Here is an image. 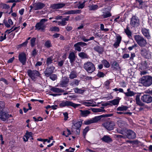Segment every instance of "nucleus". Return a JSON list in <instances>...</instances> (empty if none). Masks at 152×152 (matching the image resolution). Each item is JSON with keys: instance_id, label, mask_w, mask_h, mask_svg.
Returning a JSON list of instances; mask_svg holds the SVG:
<instances>
[{"instance_id": "f257e3e1", "label": "nucleus", "mask_w": 152, "mask_h": 152, "mask_svg": "<svg viewBox=\"0 0 152 152\" xmlns=\"http://www.w3.org/2000/svg\"><path fill=\"white\" fill-rule=\"evenodd\" d=\"M134 39L137 44L140 47H144L147 44L146 40L141 35H135L134 36Z\"/></svg>"}, {"instance_id": "f03ea898", "label": "nucleus", "mask_w": 152, "mask_h": 152, "mask_svg": "<svg viewBox=\"0 0 152 152\" xmlns=\"http://www.w3.org/2000/svg\"><path fill=\"white\" fill-rule=\"evenodd\" d=\"M140 81L144 86H149L152 84V77L148 75L144 76L141 79Z\"/></svg>"}, {"instance_id": "7ed1b4c3", "label": "nucleus", "mask_w": 152, "mask_h": 152, "mask_svg": "<svg viewBox=\"0 0 152 152\" xmlns=\"http://www.w3.org/2000/svg\"><path fill=\"white\" fill-rule=\"evenodd\" d=\"M48 20V19H41L39 22L36 24L35 26L36 29L41 31H44L46 28V26L44 25V23Z\"/></svg>"}, {"instance_id": "20e7f679", "label": "nucleus", "mask_w": 152, "mask_h": 152, "mask_svg": "<svg viewBox=\"0 0 152 152\" xmlns=\"http://www.w3.org/2000/svg\"><path fill=\"white\" fill-rule=\"evenodd\" d=\"M84 68L89 73H92L95 69L94 65L90 62H88L85 63L84 65Z\"/></svg>"}, {"instance_id": "39448f33", "label": "nucleus", "mask_w": 152, "mask_h": 152, "mask_svg": "<svg viewBox=\"0 0 152 152\" xmlns=\"http://www.w3.org/2000/svg\"><path fill=\"white\" fill-rule=\"evenodd\" d=\"M80 104L73 103L72 102L69 101H62L60 104V106L61 107H64L66 106H71L73 107L74 108H76L80 106Z\"/></svg>"}, {"instance_id": "423d86ee", "label": "nucleus", "mask_w": 152, "mask_h": 152, "mask_svg": "<svg viewBox=\"0 0 152 152\" xmlns=\"http://www.w3.org/2000/svg\"><path fill=\"white\" fill-rule=\"evenodd\" d=\"M130 25L132 27H137L140 25V20L138 18L135 16H133L130 19Z\"/></svg>"}, {"instance_id": "0eeeda50", "label": "nucleus", "mask_w": 152, "mask_h": 152, "mask_svg": "<svg viewBox=\"0 0 152 152\" xmlns=\"http://www.w3.org/2000/svg\"><path fill=\"white\" fill-rule=\"evenodd\" d=\"M103 117V115L95 117L94 118L85 121L84 122V124L86 125H89L92 123H96L99 121Z\"/></svg>"}, {"instance_id": "6e6552de", "label": "nucleus", "mask_w": 152, "mask_h": 152, "mask_svg": "<svg viewBox=\"0 0 152 152\" xmlns=\"http://www.w3.org/2000/svg\"><path fill=\"white\" fill-rule=\"evenodd\" d=\"M115 123L113 121H108L103 124L104 126L108 130H112L113 129L115 126Z\"/></svg>"}, {"instance_id": "1a4fd4ad", "label": "nucleus", "mask_w": 152, "mask_h": 152, "mask_svg": "<svg viewBox=\"0 0 152 152\" xmlns=\"http://www.w3.org/2000/svg\"><path fill=\"white\" fill-rule=\"evenodd\" d=\"M28 75L31 79L34 80L36 77L39 76L40 75L39 72L36 70H28L27 71Z\"/></svg>"}, {"instance_id": "9d476101", "label": "nucleus", "mask_w": 152, "mask_h": 152, "mask_svg": "<svg viewBox=\"0 0 152 152\" xmlns=\"http://www.w3.org/2000/svg\"><path fill=\"white\" fill-rule=\"evenodd\" d=\"M141 99L144 102L150 103L152 102V97L149 95L145 94L142 96Z\"/></svg>"}, {"instance_id": "9b49d317", "label": "nucleus", "mask_w": 152, "mask_h": 152, "mask_svg": "<svg viewBox=\"0 0 152 152\" xmlns=\"http://www.w3.org/2000/svg\"><path fill=\"white\" fill-rule=\"evenodd\" d=\"M141 31L143 35L146 38L148 39H151V36L149 29L144 28L141 29Z\"/></svg>"}, {"instance_id": "f8f14e48", "label": "nucleus", "mask_w": 152, "mask_h": 152, "mask_svg": "<svg viewBox=\"0 0 152 152\" xmlns=\"http://www.w3.org/2000/svg\"><path fill=\"white\" fill-rule=\"evenodd\" d=\"M141 54L145 58H148L151 57V52L147 49L143 48L141 50Z\"/></svg>"}, {"instance_id": "ddd939ff", "label": "nucleus", "mask_w": 152, "mask_h": 152, "mask_svg": "<svg viewBox=\"0 0 152 152\" xmlns=\"http://www.w3.org/2000/svg\"><path fill=\"white\" fill-rule=\"evenodd\" d=\"M18 58L20 62L23 65L24 64L26 60V56L25 53H20L19 55Z\"/></svg>"}, {"instance_id": "4468645a", "label": "nucleus", "mask_w": 152, "mask_h": 152, "mask_svg": "<svg viewBox=\"0 0 152 152\" xmlns=\"http://www.w3.org/2000/svg\"><path fill=\"white\" fill-rule=\"evenodd\" d=\"M54 69L55 67L53 66H51L48 68H46L44 72L45 76L47 77H49L53 72Z\"/></svg>"}, {"instance_id": "2eb2a0df", "label": "nucleus", "mask_w": 152, "mask_h": 152, "mask_svg": "<svg viewBox=\"0 0 152 152\" xmlns=\"http://www.w3.org/2000/svg\"><path fill=\"white\" fill-rule=\"evenodd\" d=\"M69 82V79L68 77H64L62 78L61 81L60 82V85L62 87L66 86Z\"/></svg>"}, {"instance_id": "dca6fc26", "label": "nucleus", "mask_w": 152, "mask_h": 152, "mask_svg": "<svg viewBox=\"0 0 152 152\" xmlns=\"http://www.w3.org/2000/svg\"><path fill=\"white\" fill-rule=\"evenodd\" d=\"M116 41L113 44V46L116 48H118L119 46V44L121 40V37L119 35L116 36Z\"/></svg>"}, {"instance_id": "f3484780", "label": "nucleus", "mask_w": 152, "mask_h": 152, "mask_svg": "<svg viewBox=\"0 0 152 152\" xmlns=\"http://www.w3.org/2000/svg\"><path fill=\"white\" fill-rule=\"evenodd\" d=\"M127 137L129 139H133L136 137L135 133L131 130H128L127 131Z\"/></svg>"}, {"instance_id": "a211bd4d", "label": "nucleus", "mask_w": 152, "mask_h": 152, "mask_svg": "<svg viewBox=\"0 0 152 152\" xmlns=\"http://www.w3.org/2000/svg\"><path fill=\"white\" fill-rule=\"evenodd\" d=\"M9 118V115L2 111L0 112V118L3 121H4Z\"/></svg>"}, {"instance_id": "6ab92c4d", "label": "nucleus", "mask_w": 152, "mask_h": 152, "mask_svg": "<svg viewBox=\"0 0 152 152\" xmlns=\"http://www.w3.org/2000/svg\"><path fill=\"white\" fill-rule=\"evenodd\" d=\"M44 6V4L40 2L36 3L34 4V7L36 10L40 9Z\"/></svg>"}, {"instance_id": "aec40b11", "label": "nucleus", "mask_w": 152, "mask_h": 152, "mask_svg": "<svg viewBox=\"0 0 152 152\" xmlns=\"http://www.w3.org/2000/svg\"><path fill=\"white\" fill-rule=\"evenodd\" d=\"M32 132H26L23 137V140L25 142H26L28 141V139L30 137L32 139Z\"/></svg>"}, {"instance_id": "412c9836", "label": "nucleus", "mask_w": 152, "mask_h": 152, "mask_svg": "<svg viewBox=\"0 0 152 152\" xmlns=\"http://www.w3.org/2000/svg\"><path fill=\"white\" fill-rule=\"evenodd\" d=\"M102 141L107 143L110 142L112 141V138L110 137L109 136L104 135L102 138Z\"/></svg>"}, {"instance_id": "4be33fe9", "label": "nucleus", "mask_w": 152, "mask_h": 152, "mask_svg": "<svg viewBox=\"0 0 152 152\" xmlns=\"http://www.w3.org/2000/svg\"><path fill=\"white\" fill-rule=\"evenodd\" d=\"M121 99V98L119 97H117L116 99L110 101L109 102L113 105H118V104L119 101Z\"/></svg>"}, {"instance_id": "5701e85b", "label": "nucleus", "mask_w": 152, "mask_h": 152, "mask_svg": "<svg viewBox=\"0 0 152 152\" xmlns=\"http://www.w3.org/2000/svg\"><path fill=\"white\" fill-rule=\"evenodd\" d=\"M80 114L82 117H86L90 113V112L88 110H80Z\"/></svg>"}, {"instance_id": "b1692460", "label": "nucleus", "mask_w": 152, "mask_h": 152, "mask_svg": "<svg viewBox=\"0 0 152 152\" xmlns=\"http://www.w3.org/2000/svg\"><path fill=\"white\" fill-rule=\"evenodd\" d=\"M82 103L87 106L94 107L96 105L95 102L93 101L84 102Z\"/></svg>"}, {"instance_id": "393cba45", "label": "nucleus", "mask_w": 152, "mask_h": 152, "mask_svg": "<svg viewBox=\"0 0 152 152\" xmlns=\"http://www.w3.org/2000/svg\"><path fill=\"white\" fill-rule=\"evenodd\" d=\"M65 5L64 3H58L53 4L52 6V8L54 9H60L62 8Z\"/></svg>"}, {"instance_id": "a878e982", "label": "nucleus", "mask_w": 152, "mask_h": 152, "mask_svg": "<svg viewBox=\"0 0 152 152\" xmlns=\"http://www.w3.org/2000/svg\"><path fill=\"white\" fill-rule=\"evenodd\" d=\"M4 23L6 27L9 28L10 27V25H13V23L11 19H9L8 20V21L4 20Z\"/></svg>"}, {"instance_id": "bb28decb", "label": "nucleus", "mask_w": 152, "mask_h": 152, "mask_svg": "<svg viewBox=\"0 0 152 152\" xmlns=\"http://www.w3.org/2000/svg\"><path fill=\"white\" fill-rule=\"evenodd\" d=\"M71 134V131L66 129L63 131L62 133V135L63 136H65L66 137H68L69 135H70Z\"/></svg>"}, {"instance_id": "cd10ccee", "label": "nucleus", "mask_w": 152, "mask_h": 152, "mask_svg": "<svg viewBox=\"0 0 152 152\" xmlns=\"http://www.w3.org/2000/svg\"><path fill=\"white\" fill-rule=\"evenodd\" d=\"M20 29L19 26L18 27H15L13 26L10 29V30H7L6 32H7L8 33H10L11 32L15 31V32H18Z\"/></svg>"}, {"instance_id": "c85d7f7f", "label": "nucleus", "mask_w": 152, "mask_h": 152, "mask_svg": "<svg viewBox=\"0 0 152 152\" xmlns=\"http://www.w3.org/2000/svg\"><path fill=\"white\" fill-rule=\"evenodd\" d=\"M140 95H137L135 97V100L137 104L140 106H142L143 103L140 101Z\"/></svg>"}, {"instance_id": "c756f323", "label": "nucleus", "mask_w": 152, "mask_h": 152, "mask_svg": "<svg viewBox=\"0 0 152 152\" xmlns=\"http://www.w3.org/2000/svg\"><path fill=\"white\" fill-rule=\"evenodd\" d=\"M77 76V73L74 71H72L69 75V77L71 79H73L75 78Z\"/></svg>"}, {"instance_id": "7c9ffc66", "label": "nucleus", "mask_w": 152, "mask_h": 152, "mask_svg": "<svg viewBox=\"0 0 152 152\" xmlns=\"http://www.w3.org/2000/svg\"><path fill=\"white\" fill-rule=\"evenodd\" d=\"M70 61L71 63H72L75 60V56L74 53L72 52L70 53L69 57Z\"/></svg>"}, {"instance_id": "2f4dec72", "label": "nucleus", "mask_w": 152, "mask_h": 152, "mask_svg": "<svg viewBox=\"0 0 152 152\" xmlns=\"http://www.w3.org/2000/svg\"><path fill=\"white\" fill-rule=\"evenodd\" d=\"M128 107L126 106L122 105L119 107L117 109V111H126L128 109Z\"/></svg>"}, {"instance_id": "473e14b6", "label": "nucleus", "mask_w": 152, "mask_h": 152, "mask_svg": "<svg viewBox=\"0 0 152 152\" xmlns=\"http://www.w3.org/2000/svg\"><path fill=\"white\" fill-rule=\"evenodd\" d=\"M80 12V11L79 10H70L67 11L66 12V14H71L79 13Z\"/></svg>"}, {"instance_id": "72a5a7b5", "label": "nucleus", "mask_w": 152, "mask_h": 152, "mask_svg": "<svg viewBox=\"0 0 152 152\" xmlns=\"http://www.w3.org/2000/svg\"><path fill=\"white\" fill-rule=\"evenodd\" d=\"M50 90L56 93H60L62 91L59 88L55 87L52 88Z\"/></svg>"}, {"instance_id": "f704fd0d", "label": "nucleus", "mask_w": 152, "mask_h": 152, "mask_svg": "<svg viewBox=\"0 0 152 152\" xmlns=\"http://www.w3.org/2000/svg\"><path fill=\"white\" fill-rule=\"evenodd\" d=\"M82 124V121H78L74 124V126L76 127V129H79V128H80Z\"/></svg>"}, {"instance_id": "c9c22d12", "label": "nucleus", "mask_w": 152, "mask_h": 152, "mask_svg": "<svg viewBox=\"0 0 152 152\" xmlns=\"http://www.w3.org/2000/svg\"><path fill=\"white\" fill-rule=\"evenodd\" d=\"M117 124L118 126L121 128L124 127L125 125V122L121 120L118 121Z\"/></svg>"}, {"instance_id": "e433bc0d", "label": "nucleus", "mask_w": 152, "mask_h": 152, "mask_svg": "<svg viewBox=\"0 0 152 152\" xmlns=\"http://www.w3.org/2000/svg\"><path fill=\"white\" fill-rule=\"evenodd\" d=\"M80 46V45L78 42L75 44L74 45V46L75 47V50L79 52L80 51H81V48Z\"/></svg>"}, {"instance_id": "4c0bfd02", "label": "nucleus", "mask_w": 152, "mask_h": 152, "mask_svg": "<svg viewBox=\"0 0 152 152\" xmlns=\"http://www.w3.org/2000/svg\"><path fill=\"white\" fill-rule=\"evenodd\" d=\"M74 92L77 93L81 94L83 93L84 90L78 88H75L74 89Z\"/></svg>"}, {"instance_id": "58836bf2", "label": "nucleus", "mask_w": 152, "mask_h": 152, "mask_svg": "<svg viewBox=\"0 0 152 152\" xmlns=\"http://www.w3.org/2000/svg\"><path fill=\"white\" fill-rule=\"evenodd\" d=\"M79 81L77 80H75L73 81L70 83V85L71 86H77L79 84Z\"/></svg>"}, {"instance_id": "ea45409f", "label": "nucleus", "mask_w": 152, "mask_h": 152, "mask_svg": "<svg viewBox=\"0 0 152 152\" xmlns=\"http://www.w3.org/2000/svg\"><path fill=\"white\" fill-rule=\"evenodd\" d=\"M90 10H94L97 9L98 8V6L96 5H92L89 6Z\"/></svg>"}, {"instance_id": "a19ab883", "label": "nucleus", "mask_w": 152, "mask_h": 152, "mask_svg": "<svg viewBox=\"0 0 152 152\" xmlns=\"http://www.w3.org/2000/svg\"><path fill=\"white\" fill-rule=\"evenodd\" d=\"M79 56L82 58H87V55L84 52H80L78 54Z\"/></svg>"}, {"instance_id": "79ce46f5", "label": "nucleus", "mask_w": 152, "mask_h": 152, "mask_svg": "<svg viewBox=\"0 0 152 152\" xmlns=\"http://www.w3.org/2000/svg\"><path fill=\"white\" fill-rule=\"evenodd\" d=\"M102 63L105 67L107 68L109 67L110 65L109 63L105 60H103L102 61Z\"/></svg>"}, {"instance_id": "37998d69", "label": "nucleus", "mask_w": 152, "mask_h": 152, "mask_svg": "<svg viewBox=\"0 0 152 152\" xmlns=\"http://www.w3.org/2000/svg\"><path fill=\"white\" fill-rule=\"evenodd\" d=\"M45 46L47 48H49L52 46L51 42L49 40L46 41L45 44Z\"/></svg>"}, {"instance_id": "c03bdc74", "label": "nucleus", "mask_w": 152, "mask_h": 152, "mask_svg": "<svg viewBox=\"0 0 152 152\" xmlns=\"http://www.w3.org/2000/svg\"><path fill=\"white\" fill-rule=\"evenodd\" d=\"M125 32L129 37H131L132 33L131 31L128 28L125 30Z\"/></svg>"}, {"instance_id": "a18cd8bd", "label": "nucleus", "mask_w": 152, "mask_h": 152, "mask_svg": "<svg viewBox=\"0 0 152 152\" xmlns=\"http://www.w3.org/2000/svg\"><path fill=\"white\" fill-rule=\"evenodd\" d=\"M50 30L51 31H59V28L56 26H53L50 27Z\"/></svg>"}, {"instance_id": "49530a36", "label": "nucleus", "mask_w": 152, "mask_h": 152, "mask_svg": "<svg viewBox=\"0 0 152 152\" xmlns=\"http://www.w3.org/2000/svg\"><path fill=\"white\" fill-rule=\"evenodd\" d=\"M125 95L127 96H132L134 95V93L132 91H129L127 92L124 93Z\"/></svg>"}, {"instance_id": "de8ad7c7", "label": "nucleus", "mask_w": 152, "mask_h": 152, "mask_svg": "<svg viewBox=\"0 0 152 152\" xmlns=\"http://www.w3.org/2000/svg\"><path fill=\"white\" fill-rule=\"evenodd\" d=\"M49 76L50 78L53 81L56 80L57 77V75L55 74H51Z\"/></svg>"}, {"instance_id": "09e8293b", "label": "nucleus", "mask_w": 152, "mask_h": 152, "mask_svg": "<svg viewBox=\"0 0 152 152\" xmlns=\"http://www.w3.org/2000/svg\"><path fill=\"white\" fill-rule=\"evenodd\" d=\"M111 14L109 12L106 13H104L102 16L104 18H105L111 16Z\"/></svg>"}, {"instance_id": "8fccbe9b", "label": "nucleus", "mask_w": 152, "mask_h": 152, "mask_svg": "<svg viewBox=\"0 0 152 152\" xmlns=\"http://www.w3.org/2000/svg\"><path fill=\"white\" fill-rule=\"evenodd\" d=\"M137 3V4H139V6H138V8H142V4L143 1L142 0H136Z\"/></svg>"}, {"instance_id": "3c124183", "label": "nucleus", "mask_w": 152, "mask_h": 152, "mask_svg": "<svg viewBox=\"0 0 152 152\" xmlns=\"http://www.w3.org/2000/svg\"><path fill=\"white\" fill-rule=\"evenodd\" d=\"M66 24V22L64 21L62 19L61 21H58V25L61 26H64Z\"/></svg>"}, {"instance_id": "603ef678", "label": "nucleus", "mask_w": 152, "mask_h": 152, "mask_svg": "<svg viewBox=\"0 0 152 152\" xmlns=\"http://www.w3.org/2000/svg\"><path fill=\"white\" fill-rule=\"evenodd\" d=\"M36 38H32L31 40V45L32 47H33L35 45V42Z\"/></svg>"}, {"instance_id": "864d4df0", "label": "nucleus", "mask_w": 152, "mask_h": 152, "mask_svg": "<svg viewBox=\"0 0 152 152\" xmlns=\"http://www.w3.org/2000/svg\"><path fill=\"white\" fill-rule=\"evenodd\" d=\"M100 29L102 31H104V32H107L109 31L108 29L104 28V25L102 24H101L100 25Z\"/></svg>"}, {"instance_id": "5fc2aeb1", "label": "nucleus", "mask_w": 152, "mask_h": 152, "mask_svg": "<svg viewBox=\"0 0 152 152\" xmlns=\"http://www.w3.org/2000/svg\"><path fill=\"white\" fill-rule=\"evenodd\" d=\"M1 6L3 9H8L10 8V7L8 5L5 4H1Z\"/></svg>"}, {"instance_id": "6e6d98bb", "label": "nucleus", "mask_w": 152, "mask_h": 152, "mask_svg": "<svg viewBox=\"0 0 152 152\" xmlns=\"http://www.w3.org/2000/svg\"><path fill=\"white\" fill-rule=\"evenodd\" d=\"M89 130V128L88 127H86L84 129L83 132V136H85L86 135V134Z\"/></svg>"}, {"instance_id": "4d7b16f0", "label": "nucleus", "mask_w": 152, "mask_h": 152, "mask_svg": "<svg viewBox=\"0 0 152 152\" xmlns=\"http://www.w3.org/2000/svg\"><path fill=\"white\" fill-rule=\"evenodd\" d=\"M4 103L3 101L0 102V110L1 111L3 108L4 107Z\"/></svg>"}, {"instance_id": "13d9d810", "label": "nucleus", "mask_w": 152, "mask_h": 152, "mask_svg": "<svg viewBox=\"0 0 152 152\" xmlns=\"http://www.w3.org/2000/svg\"><path fill=\"white\" fill-rule=\"evenodd\" d=\"M85 2H84L82 3H80L78 6V8L81 9H82L83 8L85 5Z\"/></svg>"}, {"instance_id": "bf43d9fd", "label": "nucleus", "mask_w": 152, "mask_h": 152, "mask_svg": "<svg viewBox=\"0 0 152 152\" xmlns=\"http://www.w3.org/2000/svg\"><path fill=\"white\" fill-rule=\"evenodd\" d=\"M105 75V74L102 72H99L97 74V76L99 77H103Z\"/></svg>"}, {"instance_id": "052dcab7", "label": "nucleus", "mask_w": 152, "mask_h": 152, "mask_svg": "<svg viewBox=\"0 0 152 152\" xmlns=\"http://www.w3.org/2000/svg\"><path fill=\"white\" fill-rule=\"evenodd\" d=\"M4 36H1L0 37V42H2L6 39V35L5 34H4Z\"/></svg>"}, {"instance_id": "680f3d73", "label": "nucleus", "mask_w": 152, "mask_h": 152, "mask_svg": "<svg viewBox=\"0 0 152 152\" xmlns=\"http://www.w3.org/2000/svg\"><path fill=\"white\" fill-rule=\"evenodd\" d=\"M75 150V148H70L69 149H66V151H68V152H74L73 151Z\"/></svg>"}, {"instance_id": "e2e57ef3", "label": "nucleus", "mask_w": 152, "mask_h": 152, "mask_svg": "<svg viewBox=\"0 0 152 152\" xmlns=\"http://www.w3.org/2000/svg\"><path fill=\"white\" fill-rule=\"evenodd\" d=\"M52 61V60L51 58H48L47 59V64L48 65L51 63Z\"/></svg>"}, {"instance_id": "0e129e2a", "label": "nucleus", "mask_w": 152, "mask_h": 152, "mask_svg": "<svg viewBox=\"0 0 152 152\" xmlns=\"http://www.w3.org/2000/svg\"><path fill=\"white\" fill-rule=\"evenodd\" d=\"M39 118H40V119H37V118L34 117H33V119H34V121L36 122L39 121H42L43 120V118L41 117H39Z\"/></svg>"}, {"instance_id": "69168bd1", "label": "nucleus", "mask_w": 152, "mask_h": 152, "mask_svg": "<svg viewBox=\"0 0 152 152\" xmlns=\"http://www.w3.org/2000/svg\"><path fill=\"white\" fill-rule=\"evenodd\" d=\"M63 115L64 116V120H66L68 118V114L67 113L65 112L63 113Z\"/></svg>"}, {"instance_id": "338daca9", "label": "nucleus", "mask_w": 152, "mask_h": 152, "mask_svg": "<svg viewBox=\"0 0 152 152\" xmlns=\"http://www.w3.org/2000/svg\"><path fill=\"white\" fill-rule=\"evenodd\" d=\"M113 66L115 68H116L118 66V65L117 62L115 61L113 63Z\"/></svg>"}, {"instance_id": "774afa93", "label": "nucleus", "mask_w": 152, "mask_h": 152, "mask_svg": "<svg viewBox=\"0 0 152 152\" xmlns=\"http://www.w3.org/2000/svg\"><path fill=\"white\" fill-rule=\"evenodd\" d=\"M24 9H23V8L21 9L19 11V14L21 15H22L23 14V12H24Z\"/></svg>"}]
</instances>
